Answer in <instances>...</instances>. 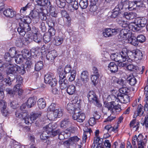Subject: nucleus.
Wrapping results in <instances>:
<instances>
[{
    "label": "nucleus",
    "mask_w": 148,
    "mask_h": 148,
    "mask_svg": "<svg viewBox=\"0 0 148 148\" xmlns=\"http://www.w3.org/2000/svg\"><path fill=\"white\" fill-rule=\"evenodd\" d=\"M43 66V62L42 61H39L35 64V69L36 71H39L42 68Z\"/></svg>",
    "instance_id": "nucleus-44"
},
{
    "label": "nucleus",
    "mask_w": 148,
    "mask_h": 148,
    "mask_svg": "<svg viewBox=\"0 0 148 148\" xmlns=\"http://www.w3.org/2000/svg\"><path fill=\"white\" fill-rule=\"evenodd\" d=\"M119 55L121 58L120 61H122L123 62H125L126 60L128 61L129 56L127 54V49L126 50V51L123 50L119 53Z\"/></svg>",
    "instance_id": "nucleus-18"
},
{
    "label": "nucleus",
    "mask_w": 148,
    "mask_h": 148,
    "mask_svg": "<svg viewBox=\"0 0 148 148\" xmlns=\"http://www.w3.org/2000/svg\"><path fill=\"white\" fill-rule=\"evenodd\" d=\"M41 38L40 35L38 34V33H36L34 34L33 38L34 41L35 42L38 43L40 42L41 41Z\"/></svg>",
    "instance_id": "nucleus-49"
},
{
    "label": "nucleus",
    "mask_w": 148,
    "mask_h": 148,
    "mask_svg": "<svg viewBox=\"0 0 148 148\" xmlns=\"http://www.w3.org/2000/svg\"><path fill=\"white\" fill-rule=\"evenodd\" d=\"M81 79L82 81L81 82L78 81L77 83L82 85L83 84L87 83L89 80V74L88 72L86 71H83L81 73Z\"/></svg>",
    "instance_id": "nucleus-10"
},
{
    "label": "nucleus",
    "mask_w": 148,
    "mask_h": 148,
    "mask_svg": "<svg viewBox=\"0 0 148 148\" xmlns=\"http://www.w3.org/2000/svg\"><path fill=\"white\" fill-rule=\"evenodd\" d=\"M57 6L59 8H63L65 5V3L61 2L60 0H55Z\"/></svg>",
    "instance_id": "nucleus-60"
},
{
    "label": "nucleus",
    "mask_w": 148,
    "mask_h": 148,
    "mask_svg": "<svg viewBox=\"0 0 148 148\" xmlns=\"http://www.w3.org/2000/svg\"><path fill=\"white\" fill-rule=\"evenodd\" d=\"M143 106L141 104L138 105L137 109L138 114L137 115L135 113L134 115V117L135 116H140L142 115L144 112L143 110Z\"/></svg>",
    "instance_id": "nucleus-46"
},
{
    "label": "nucleus",
    "mask_w": 148,
    "mask_h": 148,
    "mask_svg": "<svg viewBox=\"0 0 148 148\" xmlns=\"http://www.w3.org/2000/svg\"><path fill=\"white\" fill-rule=\"evenodd\" d=\"M16 65H14L13 64L9 63L7 66V73L8 75L12 74L14 75L17 73Z\"/></svg>",
    "instance_id": "nucleus-12"
},
{
    "label": "nucleus",
    "mask_w": 148,
    "mask_h": 148,
    "mask_svg": "<svg viewBox=\"0 0 148 148\" xmlns=\"http://www.w3.org/2000/svg\"><path fill=\"white\" fill-rule=\"evenodd\" d=\"M129 91V90L127 88L125 87H123L119 89L121 93L125 95L127 94Z\"/></svg>",
    "instance_id": "nucleus-57"
},
{
    "label": "nucleus",
    "mask_w": 148,
    "mask_h": 148,
    "mask_svg": "<svg viewBox=\"0 0 148 148\" xmlns=\"http://www.w3.org/2000/svg\"><path fill=\"white\" fill-rule=\"evenodd\" d=\"M21 53L23 59H30L31 58V53L29 50L26 49H24L22 51Z\"/></svg>",
    "instance_id": "nucleus-29"
},
{
    "label": "nucleus",
    "mask_w": 148,
    "mask_h": 148,
    "mask_svg": "<svg viewBox=\"0 0 148 148\" xmlns=\"http://www.w3.org/2000/svg\"><path fill=\"white\" fill-rule=\"evenodd\" d=\"M37 103L40 109H43L46 106V101L43 98L39 99L37 101Z\"/></svg>",
    "instance_id": "nucleus-34"
},
{
    "label": "nucleus",
    "mask_w": 148,
    "mask_h": 148,
    "mask_svg": "<svg viewBox=\"0 0 148 148\" xmlns=\"http://www.w3.org/2000/svg\"><path fill=\"white\" fill-rule=\"evenodd\" d=\"M16 12L10 9H7L3 11V14L8 17H13L15 16Z\"/></svg>",
    "instance_id": "nucleus-22"
},
{
    "label": "nucleus",
    "mask_w": 148,
    "mask_h": 148,
    "mask_svg": "<svg viewBox=\"0 0 148 148\" xmlns=\"http://www.w3.org/2000/svg\"><path fill=\"white\" fill-rule=\"evenodd\" d=\"M140 136H138L137 138V136L135 135L132 138V143L133 145H134V147H136V142L137 141L138 144V141H140L139 140L140 139Z\"/></svg>",
    "instance_id": "nucleus-56"
},
{
    "label": "nucleus",
    "mask_w": 148,
    "mask_h": 148,
    "mask_svg": "<svg viewBox=\"0 0 148 148\" xmlns=\"http://www.w3.org/2000/svg\"><path fill=\"white\" fill-rule=\"evenodd\" d=\"M39 28L43 32H45L46 30V27L45 22L42 21L40 24Z\"/></svg>",
    "instance_id": "nucleus-63"
},
{
    "label": "nucleus",
    "mask_w": 148,
    "mask_h": 148,
    "mask_svg": "<svg viewBox=\"0 0 148 148\" xmlns=\"http://www.w3.org/2000/svg\"><path fill=\"white\" fill-rule=\"evenodd\" d=\"M38 14V12L36 10H32L29 14V16L32 18L33 21L34 23H37L39 21Z\"/></svg>",
    "instance_id": "nucleus-14"
},
{
    "label": "nucleus",
    "mask_w": 148,
    "mask_h": 148,
    "mask_svg": "<svg viewBox=\"0 0 148 148\" xmlns=\"http://www.w3.org/2000/svg\"><path fill=\"white\" fill-rule=\"evenodd\" d=\"M104 105L105 107L107 108L109 110L112 111L114 107V105L113 104L112 102L104 103Z\"/></svg>",
    "instance_id": "nucleus-53"
},
{
    "label": "nucleus",
    "mask_w": 148,
    "mask_h": 148,
    "mask_svg": "<svg viewBox=\"0 0 148 148\" xmlns=\"http://www.w3.org/2000/svg\"><path fill=\"white\" fill-rule=\"evenodd\" d=\"M137 38L138 42H139L141 43L144 42L146 40L145 37L142 34L138 35L137 37Z\"/></svg>",
    "instance_id": "nucleus-58"
},
{
    "label": "nucleus",
    "mask_w": 148,
    "mask_h": 148,
    "mask_svg": "<svg viewBox=\"0 0 148 148\" xmlns=\"http://www.w3.org/2000/svg\"><path fill=\"white\" fill-rule=\"evenodd\" d=\"M67 109L69 113L70 114H75V111L76 110H80L78 108H75V105L71 103L68 104L67 106Z\"/></svg>",
    "instance_id": "nucleus-24"
},
{
    "label": "nucleus",
    "mask_w": 148,
    "mask_h": 148,
    "mask_svg": "<svg viewBox=\"0 0 148 148\" xmlns=\"http://www.w3.org/2000/svg\"><path fill=\"white\" fill-rule=\"evenodd\" d=\"M31 58L26 59V61L25 62L24 66L27 70L29 69L31 67V65L32 64V61H31Z\"/></svg>",
    "instance_id": "nucleus-54"
},
{
    "label": "nucleus",
    "mask_w": 148,
    "mask_h": 148,
    "mask_svg": "<svg viewBox=\"0 0 148 148\" xmlns=\"http://www.w3.org/2000/svg\"><path fill=\"white\" fill-rule=\"evenodd\" d=\"M71 67L70 65H67L65 67L64 72L65 73L66 75H68V73H71Z\"/></svg>",
    "instance_id": "nucleus-62"
},
{
    "label": "nucleus",
    "mask_w": 148,
    "mask_h": 148,
    "mask_svg": "<svg viewBox=\"0 0 148 148\" xmlns=\"http://www.w3.org/2000/svg\"><path fill=\"white\" fill-rule=\"evenodd\" d=\"M76 74V71L74 70H72L70 73H68V75H66L67 78L69 79V81H73L75 80Z\"/></svg>",
    "instance_id": "nucleus-36"
},
{
    "label": "nucleus",
    "mask_w": 148,
    "mask_h": 148,
    "mask_svg": "<svg viewBox=\"0 0 148 148\" xmlns=\"http://www.w3.org/2000/svg\"><path fill=\"white\" fill-rule=\"evenodd\" d=\"M50 12L51 15L53 17H56L57 15V12L56 9L54 7H52L50 10Z\"/></svg>",
    "instance_id": "nucleus-61"
},
{
    "label": "nucleus",
    "mask_w": 148,
    "mask_h": 148,
    "mask_svg": "<svg viewBox=\"0 0 148 148\" xmlns=\"http://www.w3.org/2000/svg\"><path fill=\"white\" fill-rule=\"evenodd\" d=\"M76 90L75 86L73 85H69L67 88L66 92L67 93L70 95L74 94Z\"/></svg>",
    "instance_id": "nucleus-31"
},
{
    "label": "nucleus",
    "mask_w": 148,
    "mask_h": 148,
    "mask_svg": "<svg viewBox=\"0 0 148 148\" xmlns=\"http://www.w3.org/2000/svg\"><path fill=\"white\" fill-rule=\"evenodd\" d=\"M73 119L77 122L82 123L83 122L85 118V116L84 113L82 112L79 110H76L75 111V114L72 115Z\"/></svg>",
    "instance_id": "nucleus-5"
},
{
    "label": "nucleus",
    "mask_w": 148,
    "mask_h": 148,
    "mask_svg": "<svg viewBox=\"0 0 148 148\" xmlns=\"http://www.w3.org/2000/svg\"><path fill=\"white\" fill-rule=\"evenodd\" d=\"M49 134L47 132H43L40 136V138L42 140H46L49 137L47 135Z\"/></svg>",
    "instance_id": "nucleus-55"
},
{
    "label": "nucleus",
    "mask_w": 148,
    "mask_h": 148,
    "mask_svg": "<svg viewBox=\"0 0 148 148\" xmlns=\"http://www.w3.org/2000/svg\"><path fill=\"white\" fill-rule=\"evenodd\" d=\"M147 22V20L144 18H138L135 20L134 22L130 24L129 28L134 32L138 31L140 29V28L145 26Z\"/></svg>",
    "instance_id": "nucleus-1"
},
{
    "label": "nucleus",
    "mask_w": 148,
    "mask_h": 148,
    "mask_svg": "<svg viewBox=\"0 0 148 148\" xmlns=\"http://www.w3.org/2000/svg\"><path fill=\"white\" fill-rule=\"evenodd\" d=\"M119 31L118 29H112L110 28L105 29L103 30V34L106 37H109L116 34L119 33Z\"/></svg>",
    "instance_id": "nucleus-8"
},
{
    "label": "nucleus",
    "mask_w": 148,
    "mask_h": 148,
    "mask_svg": "<svg viewBox=\"0 0 148 148\" xmlns=\"http://www.w3.org/2000/svg\"><path fill=\"white\" fill-rule=\"evenodd\" d=\"M130 84L132 86H134L136 83V80L133 75L130 76L127 79Z\"/></svg>",
    "instance_id": "nucleus-40"
},
{
    "label": "nucleus",
    "mask_w": 148,
    "mask_h": 148,
    "mask_svg": "<svg viewBox=\"0 0 148 148\" xmlns=\"http://www.w3.org/2000/svg\"><path fill=\"white\" fill-rule=\"evenodd\" d=\"M63 40L64 38L62 37L57 36L54 39L53 42L55 45L58 46L63 43Z\"/></svg>",
    "instance_id": "nucleus-37"
},
{
    "label": "nucleus",
    "mask_w": 148,
    "mask_h": 148,
    "mask_svg": "<svg viewBox=\"0 0 148 148\" xmlns=\"http://www.w3.org/2000/svg\"><path fill=\"white\" fill-rule=\"evenodd\" d=\"M88 1L87 0H81L79 3V5L81 8L85 9L88 6Z\"/></svg>",
    "instance_id": "nucleus-42"
},
{
    "label": "nucleus",
    "mask_w": 148,
    "mask_h": 148,
    "mask_svg": "<svg viewBox=\"0 0 148 148\" xmlns=\"http://www.w3.org/2000/svg\"><path fill=\"white\" fill-rule=\"evenodd\" d=\"M28 115V114L27 112H23L20 109L17 110L15 112L16 116L21 119L22 118H25Z\"/></svg>",
    "instance_id": "nucleus-27"
},
{
    "label": "nucleus",
    "mask_w": 148,
    "mask_h": 148,
    "mask_svg": "<svg viewBox=\"0 0 148 148\" xmlns=\"http://www.w3.org/2000/svg\"><path fill=\"white\" fill-rule=\"evenodd\" d=\"M44 80L46 84H49L51 86H55L57 83L54 74L50 73H47L45 75Z\"/></svg>",
    "instance_id": "nucleus-2"
},
{
    "label": "nucleus",
    "mask_w": 148,
    "mask_h": 148,
    "mask_svg": "<svg viewBox=\"0 0 148 148\" xmlns=\"http://www.w3.org/2000/svg\"><path fill=\"white\" fill-rule=\"evenodd\" d=\"M59 83L60 84V87L62 90H63L66 88L68 84V82L66 79H60Z\"/></svg>",
    "instance_id": "nucleus-32"
},
{
    "label": "nucleus",
    "mask_w": 148,
    "mask_h": 148,
    "mask_svg": "<svg viewBox=\"0 0 148 148\" xmlns=\"http://www.w3.org/2000/svg\"><path fill=\"white\" fill-rule=\"evenodd\" d=\"M72 123L69 119L65 118L60 122V127L62 128H66L71 125Z\"/></svg>",
    "instance_id": "nucleus-21"
},
{
    "label": "nucleus",
    "mask_w": 148,
    "mask_h": 148,
    "mask_svg": "<svg viewBox=\"0 0 148 148\" xmlns=\"http://www.w3.org/2000/svg\"><path fill=\"white\" fill-rule=\"evenodd\" d=\"M42 114V112H32L30 115L29 119L31 121L30 123H33V122L37 118L40 117Z\"/></svg>",
    "instance_id": "nucleus-20"
},
{
    "label": "nucleus",
    "mask_w": 148,
    "mask_h": 148,
    "mask_svg": "<svg viewBox=\"0 0 148 148\" xmlns=\"http://www.w3.org/2000/svg\"><path fill=\"white\" fill-rule=\"evenodd\" d=\"M70 136V132L67 131L60 132L58 134V138L61 140L67 139Z\"/></svg>",
    "instance_id": "nucleus-19"
},
{
    "label": "nucleus",
    "mask_w": 148,
    "mask_h": 148,
    "mask_svg": "<svg viewBox=\"0 0 148 148\" xmlns=\"http://www.w3.org/2000/svg\"><path fill=\"white\" fill-rule=\"evenodd\" d=\"M37 3L38 5L41 6H47L50 4L49 0H38Z\"/></svg>",
    "instance_id": "nucleus-39"
},
{
    "label": "nucleus",
    "mask_w": 148,
    "mask_h": 148,
    "mask_svg": "<svg viewBox=\"0 0 148 148\" xmlns=\"http://www.w3.org/2000/svg\"><path fill=\"white\" fill-rule=\"evenodd\" d=\"M16 53V51L14 48H12L10 49L9 50L8 53L12 58H14Z\"/></svg>",
    "instance_id": "nucleus-59"
},
{
    "label": "nucleus",
    "mask_w": 148,
    "mask_h": 148,
    "mask_svg": "<svg viewBox=\"0 0 148 148\" xmlns=\"http://www.w3.org/2000/svg\"><path fill=\"white\" fill-rule=\"evenodd\" d=\"M56 33L55 29L53 28H50L48 32L45 33L43 37V40L45 43L49 42L53 36Z\"/></svg>",
    "instance_id": "nucleus-7"
},
{
    "label": "nucleus",
    "mask_w": 148,
    "mask_h": 148,
    "mask_svg": "<svg viewBox=\"0 0 148 148\" xmlns=\"http://www.w3.org/2000/svg\"><path fill=\"white\" fill-rule=\"evenodd\" d=\"M118 126V125H117L116 127H114L110 125H106L103 130V132L105 133L103 135V138L106 139L109 137L110 136L109 133L112 131H116Z\"/></svg>",
    "instance_id": "nucleus-6"
},
{
    "label": "nucleus",
    "mask_w": 148,
    "mask_h": 148,
    "mask_svg": "<svg viewBox=\"0 0 148 148\" xmlns=\"http://www.w3.org/2000/svg\"><path fill=\"white\" fill-rule=\"evenodd\" d=\"M87 97L89 101L93 103L96 106L99 107L101 106V104L100 103L97 95L93 91H90Z\"/></svg>",
    "instance_id": "nucleus-4"
},
{
    "label": "nucleus",
    "mask_w": 148,
    "mask_h": 148,
    "mask_svg": "<svg viewBox=\"0 0 148 148\" xmlns=\"http://www.w3.org/2000/svg\"><path fill=\"white\" fill-rule=\"evenodd\" d=\"M16 69L17 70V72L21 74H24L25 73V71L24 68V67L23 66H19L16 65Z\"/></svg>",
    "instance_id": "nucleus-47"
},
{
    "label": "nucleus",
    "mask_w": 148,
    "mask_h": 148,
    "mask_svg": "<svg viewBox=\"0 0 148 148\" xmlns=\"http://www.w3.org/2000/svg\"><path fill=\"white\" fill-rule=\"evenodd\" d=\"M19 25L17 31L19 34L23 36L25 35L26 32L31 30V27L28 23H19Z\"/></svg>",
    "instance_id": "nucleus-3"
},
{
    "label": "nucleus",
    "mask_w": 148,
    "mask_h": 148,
    "mask_svg": "<svg viewBox=\"0 0 148 148\" xmlns=\"http://www.w3.org/2000/svg\"><path fill=\"white\" fill-rule=\"evenodd\" d=\"M57 56V51L56 50H53L47 53L46 57L47 60L52 62Z\"/></svg>",
    "instance_id": "nucleus-16"
},
{
    "label": "nucleus",
    "mask_w": 148,
    "mask_h": 148,
    "mask_svg": "<svg viewBox=\"0 0 148 148\" xmlns=\"http://www.w3.org/2000/svg\"><path fill=\"white\" fill-rule=\"evenodd\" d=\"M108 69L112 73H115L118 70V67L114 62H111L108 66Z\"/></svg>",
    "instance_id": "nucleus-25"
},
{
    "label": "nucleus",
    "mask_w": 148,
    "mask_h": 148,
    "mask_svg": "<svg viewBox=\"0 0 148 148\" xmlns=\"http://www.w3.org/2000/svg\"><path fill=\"white\" fill-rule=\"evenodd\" d=\"M128 42L132 45L136 46L138 44L137 38L134 36L131 35L128 38Z\"/></svg>",
    "instance_id": "nucleus-23"
},
{
    "label": "nucleus",
    "mask_w": 148,
    "mask_h": 148,
    "mask_svg": "<svg viewBox=\"0 0 148 148\" xmlns=\"http://www.w3.org/2000/svg\"><path fill=\"white\" fill-rule=\"evenodd\" d=\"M21 84H17L14 87L13 90L15 93L16 92L18 94L19 96H20L23 93V90L20 88Z\"/></svg>",
    "instance_id": "nucleus-35"
},
{
    "label": "nucleus",
    "mask_w": 148,
    "mask_h": 148,
    "mask_svg": "<svg viewBox=\"0 0 148 148\" xmlns=\"http://www.w3.org/2000/svg\"><path fill=\"white\" fill-rule=\"evenodd\" d=\"M127 69L130 71H134L138 69L137 66L132 64H129L126 66Z\"/></svg>",
    "instance_id": "nucleus-50"
},
{
    "label": "nucleus",
    "mask_w": 148,
    "mask_h": 148,
    "mask_svg": "<svg viewBox=\"0 0 148 148\" xmlns=\"http://www.w3.org/2000/svg\"><path fill=\"white\" fill-rule=\"evenodd\" d=\"M119 29L120 31L119 35L121 38L123 40H126L130 37V36L131 35L130 33V31L127 29L123 28L121 30Z\"/></svg>",
    "instance_id": "nucleus-11"
},
{
    "label": "nucleus",
    "mask_w": 148,
    "mask_h": 148,
    "mask_svg": "<svg viewBox=\"0 0 148 148\" xmlns=\"http://www.w3.org/2000/svg\"><path fill=\"white\" fill-rule=\"evenodd\" d=\"M56 127V125H52L51 123H49L46 127H43V129L45 130V132H47L49 134L52 132Z\"/></svg>",
    "instance_id": "nucleus-33"
},
{
    "label": "nucleus",
    "mask_w": 148,
    "mask_h": 148,
    "mask_svg": "<svg viewBox=\"0 0 148 148\" xmlns=\"http://www.w3.org/2000/svg\"><path fill=\"white\" fill-rule=\"evenodd\" d=\"M7 103L4 100L0 101V108L1 109V112L3 115L6 116L8 114V111L6 109Z\"/></svg>",
    "instance_id": "nucleus-15"
},
{
    "label": "nucleus",
    "mask_w": 148,
    "mask_h": 148,
    "mask_svg": "<svg viewBox=\"0 0 148 148\" xmlns=\"http://www.w3.org/2000/svg\"><path fill=\"white\" fill-rule=\"evenodd\" d=\"M136 122V119H133L130 123V127L134 128L137 127L136 131H137L139 127L140 123L139 122H137L136 125H134Z\"/></svg>",
    "instance_id": "nucleus-48"
},
{
    "label": "nucleus",
    "mask_w": 148,
    "mask_h": 148,
    "mask_svg": "<svg viewBox=\"0 0 148 148\" xmlns=\"http://www.w3.org/2000/svg\"><path fill=\"white\" fill-rule=\"evenodd\" d=\"M45 11L43 10L41 12H38V18L42 20L45 21L47 19L46 14L45 12Z\"/></svg>",
    "instance_id": "nucleus-45"
},
{
    "label": "nucleus",
    "mask_w": 148,
    "mask_h": 148,
    "mask_svg": "<svg viewBox=\"0 0 148 148\" xmlns=\"http://www.w3.org/2000/svg\"><path fill=\"white\" fill-rule=\"evenodd\" d=\"M123 16L128 20L132 19L135 17V14L133 13L125 12L124 13Z\"/></svg>",
    "instance_id": "nucleus-43"
},
{
    "label": "nucleus",
    "mask_w": 148,
    "mask_h": 148,
    "mask_svg": "<svg viewBox=\"0 0 148 148\" xmlns=\"http://www.w3.org/2000/svg\"><path fill=\"white\" fill-rule=\"evenodd\" d=\"M99 75H91V80L93 84L94 85H96L98 81V79Z\"/></svg>",
    "instance_id": "nucleus-51"
},
{
    "label": "nucleus",
    "mask_w": 148,
    "mask_h": 148,
    "mask_svg": "<svg viewBox=\"0 0 148 148\" xmlns=\"http://www.w3.org/2000/svg\"><path fill=\"white\" fill-rule=\"evenodd\" d=\"M62 110L60 108H58L56 109V110L53 112V113L49 114V113H48L47 116H49V119L52 120L57 117H60L62 116Z\"/></svg>",
    "instance_id": "nucleus-9"
},
{
    "label": "nucleus",
    "mask_w": 148,
    "mask_h": 148,
    "mask_svg": "<svg viewBox=\"0 0 148 148\" xmlns=\"http://www.w3.org/2000/svg\"><path fill=\"white\" fill-rule=\"evenodd\" d=\"M118 99L122 103H129L130 101V97L126 95H121L118 96Z\"/></svg>",
    "instance_id": "nucleus-17"
},
{
    "label": "nucleus",
    "mask_w": 148,
    "mask_h": 148,
    "mask_svg": "<svg viewBox=\"0 0 148 148\" xmlns=\"http://www.w3.org/2000/svg\"><path fill=\"white\" fill-rule=\"evenodd\" d=\"M61 13L62 17L66 18L67 19L64 26L68 27H70L71 24V18L69 16V14L64 10L61 11Z\"/></svg>",
    "instance_id": "nucleus-13"
},
{
    "label": "nucleus",
    "mask_w": 148,
    "mask_h": 148,
    "mask_svg": "<svg viewBox=\"0 0 148 148\" xmlns=\"http://www.w3.org/2000/svg\"><path fill=\"white\" fill-rule=\"evenodd\" d=\"M133 52L134 54V59H135L136 60H141L143 58V54L142 52L139 50L136 49L133 50Z\"/></svg>",
    "instance_id": "nucleus-30"
},
{
    "label": "nucleus",
    "mask_w": 148,
    "mask_h": 148,
    "mask_svg": "<svg viewBox=\"0 0 148 148\" xmlns=\"http://www.w3.org/2000/svg\"><path fill=\"white\" fill-rule=\"evenodd\" d=\"M118 53H113L111 54L110 57L111 59L116 62H119L120 61V57Z\"/></svg>",
    "instance_id": "nucleus-41"
},
{
    "label": "nucleus",
    "mask_w": 148,
    "mask_h": 148,
    "mask_svg": "<svg viewBox=\"0 0 148 148\" xmlns=\"http://www.w3.org/2000/svg\"><path fill=\"white\" fill-rule=\"evenodd\" d=\"M136 4L135 1H129L127 3L126 6L128 10L130 11H131L135 9L136 7Z\"/></svg>",
    "instance_id": "nucleus-38"
},
{
    "label": "nucleus",
    "mask_w": 148,
    "mask_h": 148,
    "mask_svg": "<svg viewBox=\"0 0 148 148\" xmlns=\"http://www.w3.org/2000/svg\"><path fill=\"white\" fill-rule=\"evenodd\" d=\"M23 58L21 55H17L15 58V60L16 63L20 64L23 61Z\"/></svg>",
    "instance_id": "nucleus-52"
},
{
    "label": "nucleus",
    "mask_w": 148,
    "mask_h": 148,
    "mask_svg": "<svg viewBox=\"0 0 148 148\" xmlns=\"http://www.w3.org/2000/svg\"><path fill=\"white\" fill-rule=\"evenodd\" d=\"M36 100L35 97H31L29 98L27 100L26 104L27 107L29 108H31L36 103Z\"/></svg>",
    "instance_id": "nucleus-26"
},
{
    "label": "nucleus",
    "mask_w": 148,
    "mask_h": 148,
    "mask_svg": "<svg viewBox=\"0 0 148 148\" xmlns=\"http://www.w3.org/2000/svg\"><path fill=\"white\" fill-rule=\"evenodd\" d=\"M91 133H92V131L90 128H87V129H85V130H84L82 138L83 143H85L86 142L87 136H90Z\"/></svg>",
    "instance_id": "nucleus-28"
},
{
    "label": "nucleus",
    "mask_w": 148,
    "mask_h": 148,
    "mask_svg": "<svg viewBox=\"0 0 148 148\" xmlns=\"http://www.w3.org/2000/svg\"><path fill=\"white\" fill-rule=\"evenodd\" d=\"M143 125H145L147 129H148V113L145 117L144 121L143 123Z\"/></svg>",
    "instance_id": "nucleus-64"
}]
</instances>
